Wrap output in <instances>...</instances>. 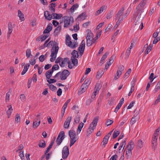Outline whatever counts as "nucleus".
<instances>
[{
  "label": "nucleus",
  "mask_w": 160,
  "mask_h": 160,
  "mask_svg": "<svg viewBox=\"0 0 160 160\" xmlns=\"http://www.w3.org/2000/svg\"><path fill=\"white\" fill-rule=\"evenodd\" d=\"M47 57V55L46 54L45 55H42L39 57V59L40 62H42L46 59Z\"/></svg>",
  "instance_id": "obj_42"
},
{
  "label": "nucleus",
  "mask_w": 160,
  "mask_h": 160,
  "mask_svg": "<svg viewBox=\"0 0 160 160\" xmlns=\"http://www.w3.org/2000/svg\"><path fill=\"white\" fill-rule=\"evenodd\" d=\"M98 119L99 118L98 117H96L90 124L89 127L94 130L97 126Z\"/></svg>",
  "instance_id": "obj_13"
},
{
  "label": "nucleus",
  "mask_w": 160,
  "mask_h": 160,
  "mask_svg": "<svg viewBox=\"0 0 160 160\" xmlns=\"http://www.w3.org/2000/svg\"><path fill=\"white\" fill-rule=\"evenodd\" d=\"M118 156L117 155L115 154L113 155L110 158V160H116V159L118 158Z\"/></svg>",
  "instance_id": "obj_64"
},
{
  "label": "nucleus",
  "mask_w": 160,
  "mask_h": 160,
  "mask_svg": "<svg viewBox=\"0 0 160 160\" xmlns=\"http://www.w3.org/2000/svg\"><path fill=\"white\" fill-rule=\"evenodd\" d=\"M87 88V85H85V84H82L78 92V94H80L85 92Z\"/></svg>",
  "instance_id": "obj_19"
},
{
  "label": "nucleus",
  "mask_w": 160,
  "mask_h": 160,
  "mask_svg": "<svg viewBox=\"0 0 160 160\" xmlns=\"http://www.w3.org/2000/svg\"><path fill=\"white\" fill-rule=\"evenodd\" d=\"M136 119L135 117H132L130 122V124L131 125H133L136 122Z\"/></svg>",
  "instance_id": "obj_61"
},
{
  "label": "nucleus",
  "mask_w": 160,
  "mask_h": 160,
  "mask_svg": "<svg viewBox=\"0 0 160 160\" xmlns=\"http://www.w3.org/2000/svg\"><path fill=\"white\" fill-rule=\"evenodd\" d=\"M49 40V39H48L46 41H45L44 44H43V47L44 48L45 47H50V45H52V44L53 43V41H50L48 43H47Z\"/></svg>",
  "instance_id": "obj_35"
},
{
  "label": "nucleus",
  "mask_w": 160,
  "mask_h": 160,
  "mask_svg": "<svg viewBox=\"0 0 160 160\" xmlns=\"http://www.w3.org/2000/svg\"><path fill=\"white\" fill-rule=\"evenodd\" d=\"M61 29V26H58V27L56 28L54 31V34L57 35L60 32Z\"/></svg>",
  "instance_id": "obj_37"
},
{
  "label": "nucleus",
  "mask_w": 160,
  "mask_h": 160,
  "mask_svg": "<svg viewBox=\"0 0 160 160\" xmlns=\"http://www.w3.org/2000/svg\"><path fill=\"white\" fill-rule=\"evenodd\" d=\"M104 72L103 71V69H99L97 72L96 75L97 78H100L103 74Z\"/></svg>",
  "instance_id": "obj_32"
},
{
  "label": "nucleus",
  "mask_w": 160,
  "mask_h": 160,
  "mask_svg": "<svg viewBox=\"0 0 160 160\" xmlns=\"http://www.w3.org/2000/svg\"><path fill=\"white\" fill-rule=\"evenodd\" d=\"M20 121V117L18 114H16L15 116V121L17 123L19 122Z\"/></svg>",
  "instance_id": "obj_51"
},
{
  "label": "nucleus",
  "mask_w": 160,
  "mask_h": 160,
  "mask_svg": "<svg viewBox=\"0 0 160 160\" xmlns=\"http://www.w3.org/2000/svg\"><path fill=\"white\" fill-rule=\"evenodd\" d=\"M53 72L52 70H50L47 71L45 73V76L47 79H50Z\"/></svg>",
  "instance_id": "obj_25"
},
{
  "label": "nucleus",
  "mask_w": 160,
  "mask_h": 160,
  "mask_svg": "<svg viewBox=\"0 0 160 160\" xmlns=\"http://www.w3.org/2000/svg\"><path fill=\"white\" fill-rule=\"evenodd\" d=\"M121 106L120 104H118L115 109L114 112H117L120 108Z\"/></svg>",
  "instance_id": "obj_62"
},
{
  "label": "nucleus",
  "mask_w": 160,
  "mask_h": 160,
  "mask_svg": "<svg viewBox=\"0 0 160 160\" xmlns=\"http://www.w3.org/2000/svg\"><path fill=\"white\" fill-rule=\"evenodd\" d=\"M62 58L60 57H59L57 58L56 59L55 63H59V64L62 61Z\"/></svg>",
  "instance_id": "obj_60"
},
{
  "label": "nucleus",
  "mask_w": 160,
  "mask_h": 160,
  "mask_svg": "<svg viewBox=\"0 0 160 160\" xmlns=\"http://www.w3.org/2000/svg\"><path fill=\"white\" fill-rule=\"evenodd\" d=\"M11 90L10 89L8 92L6 93V95L5 98V101L6 102H8L9 100V97L11 93Z\"/></svg>",
  "instance_id": "obj_39"
},
{
  "label": "nucleus",
  "mask_w": 160,
  "mask_h": 160,
  "mask_svg": "<svg viewBox=\"0 0 160 160\" xmlns=\"http://www.w3.org/2000/svg\"><path fill=\"white\" fill-rule=\"evenodd\" d=\"M8 109L7 112V113L8 115L10 116L12 111L13 109L11 105L8 106Z\"/></svg>",
  "instance_id": "obj_41"
},
{
  "label": "nucleus",
  "mask_w": 160,
  "mask_h": 160,
  "mask_svg": "<svg viewBox=\"0 0 160 160\" xmlns=\"http://www.w3.org/2000/svg\"><path fill=\"white\" fill-rule=\"evenodd\" d=\"M26 56L27 58H29L30 56H32L31 54V51L30 49H28L26 50Z\"/></svg>",
  "instance_id": "obj_45"
},
{
  "label": "nucleus",
  "mask_w": 160,
  "mask_h": 160,
  "mask_svg": "<svg viewBox=\"0 0 160 160\" xmlns=\"http://www.w3.org/2000/svg\"><path fill=\"white\" fill-rule=\"evenodd\" d=\"M30 66V64L29 63L26 64L24 67V68L21 72L22 75H24L27 72Z\"/></svg>",
  "instance_id": "obj_34"
},
{
  "label": "nucleus",
  "mask_w": 160,
  "mask_h": 160,
  "mask_svg": "<svg viewBox=\"0 0 160 160\" xmlns=\"http://www.w3.org/2000/svg\"><path fill=\"white\" fill-rule=\"evenodd\" d=\"M80 116L78 115H77V116H76L74 119V122L76 123H78L80 121Z\"/></svg>",
  "instance_id": "obj_49"
},
{
  "label": "nucleus",
  "mask_w": 160,
  "mask_h": 160,
  "mask_svg": "<svg viewBox=\"0 0 160 160\" xmlns=\"http://www.w3.org/2000/svg\"><path fill=\"white\" fill-rule=\"evenodd\" d=\"M64 19V27L67 28L73 22V18L72 17L64 16L63 17Z\"/></svg>",
  "instance_id": "obj_4"
},
{
  "label": "nucleus",
  "mask_w": 160,
  "mask_h": 160,
  "mask_svg": "<svg viewBox=\"0 0 160 160\" xmlns=\"http://www.w3.org/2000/svg\"><path fill=\"white\" fill-rule=\"evenodd\" d=\"M72 56L71 57H74L76 58L78 56V52L75 50H74L72 53Z\"/></svg>",
  "instance_id": "obj_47"
},
{
  "label": "nucleus",
  "mask_w": 160,
  "mask_h": 160,
  "mask_svg": "<svg viewBox=\"0 0 160 160\" xmlns=\"http://www.w3.org/2000/svg\"><path fill=\"white\" fill-rule=\"evenodd\" d=\"M157 136H154L153 137L152 140V150L154 151L156 148L157 145Z\"/></svg>",
  "instance_id": "obj_11"
},
{
  "label": "nucleus",
  "mask_w": 160,
  "mask_h": 160,
  "mask_svg": "<svg viewBox=\"0 0 160 160\" xmlns=\"http://www.w3.org/2000/svg\"><path fill=\"white\" fill-rule=\"evenodd\" d=\"M52 16L49 13L48 15L46 17V19L48 20H50L52 18Z\"/></svg>",
  "instance_id": "obj_63"
},
{
  "label": "nucleus",
  "mask_w": 160,
  "mask_h": 160,
  "mask_svg": "<svg viewBox=\"0 0 160 160\" xmlns=\"http://www.w3.org/2000/svg\"><path fill=\"white\" fill-rule=\"evenodd\" d=\"M132 151L128 149H127L126 152V157L127 159L130 158L131 157L132 155Z\"/></svg>",
  "instance_id": "obj_36"
},
{
  "label": "nucleus",
  "mask_w": 160,
  "mask_h": 160,
  "mask_svg": "<svg viewBox=\"0 0 160 160\" xmlns=\"http://www.w3.org/2000/svg\"><path fill=\"white\" fill-rule=\"evenodd\" d=\"M93 129L89 127L87 131V136H89L93 132Z\"/></svg>",
  "instance_id": "obj_46"
},
{
  "label": "nucleus",
  "mask_w": 160,
  "mask_h": 160,
  "mask_svg": "<svg viewBox=\"0 0 160 160\" xmlns=\"http://www.w3.org/2000/svg\"><path fill=\"white\" fill-rule=\"evenodd\" d=\"M52 15L53 16V18L55 19H59L62 16L61 14H58L54 12H52Z\"/></svg>",
  "instance_id": "obj_24"
},
{
  "label": "nucleus",
  "mask_w": 160,
  "mask_h": 160,
  "mask_svg": "<svg viewBox=\"0 0 160 160\" xmlns=\"http://www.w3.org/2000/svg\"><path fill=\"white\" fill-rule=\"evenodd\" d=\"M101 87V86L100 83H97L94 89V93H98Z\"/></svg>",
  "instance_id": "obj_23"
},
{
  "label": "nucleus",
  "mask_w": 160,
  "mask_h": 160,
  "mask_svg": "<svg viewBox=\"0 0 160 160\" xmlns=\"http://www.w3.org/2000/svg\"><path fill=\"white\" fill-rule=\"evenodd\" d=\"M19 156L22 160L24 159L23 152L20 151L19 153Z\"/></svg>",
  "instance_id": "obj_56"
},
{
  "label": "nucleus",
  "mask_w": 160,
  "mask_h": 160,
  "mask_svg": "<svg viewBox=\"0 0 160 160\" xmlns=\"http://www.w3.org/2000/svg\"><path fill=\"white\" fill-rule=\"evenodd\" d=\"M124 10V8L123 7L121 8L118 11L117 14L115 16V19L118 20L117 22H120V23H121L122 21L124 19L122 14L123 13Z\"/></svg>",
  "instance_id": "obj_5"
},
{
  "label": "nucleus",
  "mask_w": 160,
  "mask_h": 160,
  "mask_svg": "<svg viewBox=\"0 0 160 160\" xmlns=\"http://www.w3.org/2000/svg\"><path fill=\"white\" fill-rule=\"evenodd\" d=\"M48 36L47 35H41V37L42 39V42L44 41L48 37Z\"/></svg>",
  "instance_id": "obj_59"
},
{
  "label": "nucleus",
  "mask_w": 160,
  "mask_h": 160,
  "mask_svg": "<svg viewBox=\"0 0 160 160\" xmlns=\"http://www.w3.org/2000/svg\"><path fill=\"white\" fill-rule=\"evenodd\" d=\"M8 31L7 33V38H10V35L13 31V28L11 22H9L8 24Z\"/></svg>",
  "instance_id": "obj_15"
},
{
  "label": "nucleus",
  "mask_w": 160,
  "mask_h": 160,
  "mask_svg": "<svg viewBox=\"0 0 160 160\" xmlns=\"http://www.w3.org/2000/svg\"><path fill=\"white\" fill-rule=\"evenodd\" d=\"M59 68V67L58 64H55L53 66L51 70H53V72L54 70H58Z\"/></svg>",
  "instance_id": "obj_53"
},
{
  "label": "nucleus",
  "mask_w": 160,
  "mask_h": 160,
  "mask_svg": "<svg viewBox=\"0 0 160 160\" xmlns=\"http://www.w3.org/2000/svg\"><path fill=\"white\" fill-rule=\"evenodd\" d=\"M56 6V4L54 3H52L49 5L50 10L51 12H55V7Z\"/></svg>",
  "instance_id": "obj_27"
},
{
  "label": "nucleus",
  "mask_w": 160,
  "mask_h": 160,
  "mask_svg": "<svg viewBox=\"0 0 160 160\" xmlns=\"http://www.w3.org/2000/svg\"><path fill=\"white\" fill-rule=\"evenodd\" d=\"M65 42L66 44L71 48H74L77 46V44L72 42L71 37L68 34L66 35Z\"/></svg>",
  "instance_id": "obj_6"
},
{
  "label": "nucleus",
  "mask_w": 160,
  "mask_h": 160,
  "mask_svg": "<svg viewBox=\"0 0 160 160\" xmlns=\"http://www.w3.org/2000/svg\"><path fill=\"white\" fill-rule=\"evenodd\" d=\"M84 125V123L81 122L80 123L78 126V129L77 130V135L79 134L81 132L82 128H83Z\"/></svg>",
  "instance_id": "obj_26"
},
{
  "label": "nucleus",
  "mask_w": 160,
  "mask_h": 160,
  "mask_svg": "<svg viewBox=\"0 0 160 160\" xmlns=\"http://www.w3.org/2000/svg\"><path fill=\"white\" fill-rule=\"evenodd\" d=\"M129 147V148L128 149L132 150L134 147V143L133 141L132 140L130 141L127 145L126 148H128Z\"/></svg>",
  "instance_id": "obj_21"
},
{
  "label": "nucleus",
  "mask_w": 160,
  "mask_h": 160,
  "mask_svg": "<svg viewBox=\"0 0 160 160\" xmlns=\"http://www.w3.org/2000/svg\"><path fill=\"white\" fill-rule=\"evenodd\" d=\"M136 147L138 149L141 148L143 147V142L142 140H139L138 141Z\"/></svg>",
  "instance_id": "obj_38"
},
{
  "label": "nucleus",
  "mask_w": 160,
  "mask_h": 160,
  "mask_svg": "<svg viewBox=\"0 0 160 160\" xmlns=\"http://www.w3.org/2000/svg\"><path fill=\"white\" fill-rule=\"evenodd\" d=\"M62 158L63 159L67 158L69 154V150L67 146H64L62 150Z\"/></svg>",
  "instance_id": "obj_9"
},
{
  "label": "nucleus",
  "mask_w": 160,
  "mask_h": 160,
  "mask_svg": "<svg viewBox=\"0 0 160 160\" xmlns=\"http://www.w3.org/2000/svg\"><path fill=\"white\" fill-rule=\"evenodd\" d=\"M38 146L41 148H45L46 146L45 141L43 140H40L39 142Z\"/></svg>",
  "instance_id": "obj_30"
},
{
  "label": "nucleus",
  "mask_w": 160,
  "mask_h": 160,
  "mask_svg": "<svg viewBox=\"0 0 160 160\" xmlns=\"http://www.w3.org/2000/svg\"><path fill=\"white\" fill-rule=\"evenodd\" d=\"M68 58H65L63 59L62 58V61L60 63V66L62 67H64L65 65L68 63Z\"/></svg>",
  "instance_id": "obj_20"
},
{
  "label": "nucleus",
  "mask_w": 160,
  "mask_h": 160,
  "mask_svg": "<svg viewBox=\"0 0 160 160\" xmlns=\"http://www.w3.org/2000/svg\"><path fill=\"white\" fill-rule=\"evenodd\" d=\"M68 134L70 138V146L71 147L78 139V138L77 136L76 132L73 130H69Z\"/></svg>",
  "instance_id": "obj_2"
},
{
  "label": "nucleus",
  "mask_w": 160,
  "mask_h": 160,
  "mask_svg": "<svg viewBox=\"0 0 160 160\" xmlns=\"http://www.w3.org/2000/svg\"><path fill=\"white\" fill-rule=\"evenodd\" d=\"M78 6L79 5L78 4L76 3L73 4L69 9L71 13H73L74 11L78 7Z\"/></svg>",
  "instance_id": "obj_31"
},
{
  "label": "nucleus",
  "mask_w": 160,
  "mask_h": 160,
  "mask_svg": "<svg viewBox=\"0 0 160 160\" xmlns=\"http://www.w3.org/2000/svg\"><path fill=\"white\" fill-rule=\"evenodd\" d=\"M69 72L68 70H64L62 72H61L60 79L62 80H65L66 79L67 77L69 75Z\"/></svg>",
  "instance_id": "obj_12"
},
{
  "label": "nucleus",
  "mask_w": 160,
  "mask_h": 160,
  "mask_svg": "<svg viewBox=\"0 0 160 160\" xmlns=\"http://www.w3.org/2000/svg\"><path fill=\"white\" fill-rule=\"evenodd\" d=\"M87 33V35L86 37V40L89 39H92L93 35L92 32L89 29H87L86 31Z\"/></svg>",
  "instance_id": "obj_18"
},
{
  "label": "nucleus",
  "mask_w": 160,
  "mask_h": 160,
  "mask_svg": "<svg viewBox=\"0 0 160 160\" xmlns=\"http://www.w3.org/2000/svg\"><path fill=\"white\" fill-rule=\"evenodd\" d=\"M85 41L83 40L82 41L79 46L78 48V50L80 54L82 55L85 50Z\"/></svg>",
  "instance_id": "obj_10"
},
{
  "label": "nucleus",
  "mask_w": 160,
  "mask_h": 160,
  "mask_svg": "<svg viewBox=\"0 0 160 160\" xmlns=\"http://www.w3.org/2000/svg\"><path fill=\"white\" fill-rule=\"evenodd\" d=\"M96 37L92 39L87 40L86 41L87 45L88 47H90L92 45L93 43H95L96 40L95 39Z\"/></svg>",
  "instance_id": "obj_22"
},
{
  "label": "nucleus",
  "mask_w": 160,
  "mask_h": 160,
  "mask_svg": "<svg viewBox=\"0 0 160 160\" xmlns=\"http://www.w3.org/2000/svg\"><path fill=\"white\" fill-rule=\"evenodd\" d=\"M52 29V25L51 24L48 25L46 28L43 31V33H49Z\"/></svg>",
  "instance_id": "obj_29"
},
{
  "label": "nucleus",
  "mask_w": 160,
  "mask_h": 160,
  "mask_svg": "<svg viewBox=\"0 0 160 160\" xmlns=\"http://www.w3.org/2000/svg\"><path fill=\"white\" fill-rule=\"evenodd\" d=\"M120 132L119 131H115L113 134V138L114 139L119 135Z\"/></svg>",
  "instance_id": "obj_44"
},
{
  "label": "nucleus",
  "mask_w": 160,
  "mask_h": 160,
  "mask_svg": "<svg viewBox=\"0 0 160 160\" xmlns=\"http://www.w3.org/2000/svg\"><path fill=\"white\" fill-rule=\"evenodd\" d=\"M18 16L19 17V19L23 21L24 20V15L19 10H18Z\"/></svg>",
  "instance_id": "obj_33"
},
{
  "label": "nucleus",
  "mask_w": 160,
  "mask_h": 160,
  "mask_svg": "<svg viewBox=\"0 0 160 160\" xmlns=\"http://www.w3.org/2000/svg\"><path fill=\"white\" fill-rule=\"evenodd\" d=\"M153 45L150 44L149 46H148V44H145L143 47V48H146V49L145 51V53L148 54L152 50Z\"/></svg>",
  "instance_id": "obj_16"
},
{
  "label": "nucleus",
  "mask_w": 160,
  "mask_h": 160,
  "mask_svg": "<svg viewBox=\"0 0 160 160\" xmlns=\"http://www.w3.org/2000/svg\"><path fill=\"white\" fill-rule=\"evenodd\" d=\"M109 138H108V136H105L103 139L102 141V145H104L105 146L106 144L108 141V139Z\"/></svg>",
  "instance_id": "obj_43"
},
{
  "label": "nucleus",
  "mask_w": 160,
  "mask_h": 160,
  "mask_svg": "<svg viewBox=\"0 0 160 160\" xmlns=\"http://www.w3.org/2000/svg\"><path fill=\"white\" fill-rule=\"evenodd\" d=\"M90 83V81L89 79H86L84 82V83L82 84H85V85H87V87H88V86L89 85Z\"/></svg>",
  "instance_id": "obj_52"
},
{
  "label": "nucleus",
  "mask_w": 160,
  "mask_h": 160,
  "mask_svg": "<svg viewBox=\"0 0 160 160\" xmlns=\"http://www.w3.org/2000/svg\"><path fill=\"white\" fill-rule=\"evenodd\" d=\"M41 120L40 118L35 120V121L33 123V128L38 127L40 123Z\"/></svg>",
  "instance_id": "obj_28"
},
{
  "label": "nucleus",
  "mask_w": 160,
  "mask_h": 160,
  "mask_svg": "<svg viewBox=\"0 0 160 160\" xmlns=\"http://www.w3.org/2000/svg\"><path fill=\"white\" fill-rule=\"evenodd\" d=\"M147 2V0H142L140 2L139 4L136 7V12H135L142 13L143 10V8L146 4Z\"/></svg>",
  "instance_id": "obj_3"
},
{
  "label": "nucleus",
  "mask_w": 160,
  "mask_h": 160,
  "mask_svg": "<svg viewBox=\"0 0 160 160\" xmlns=\"http://www.w3.org/2000/svg\"><path fill=\"white\" fill-rule=\"evenodd\" d=\"M20 99L22 102H24L25 101L26 97L24 94H21L20 96Z\"/></svg>",
  "instance_id": "obj_54"
},
{
  "label": "nucleus",
  "mask_w": 160,
  "mask_h": 160,
  "mask_svg": "<svg viewBox=\"0 0 160 160\" xmlns=\"http://www.w3.org/2000/svg\"><path fill=\"white\" fill-rule=\"evenodd\" d=\"M137 80V79L136 77H134L132 80V81L131 82V83L132 84V85H134L135 86V83L136 82V81Z\"/></svg>",
  "instance_id": "obj_58"
},
{
  "label": "nucleus",
  "mask_w": 160,
  "mask_h": 160,
  "mask_svg": "<svg viewBox=\"0 0 160 160\" xmlns=\"http://www.w3.org/2000/svg\"><path fill=\"white\" fill-rule=\"evenodd\" d=\"M109 53L108 52H106L104 54H103L101 59V62L104 61L106 58H107V56L108 55Z\"/></svg>",
  "instance_id": "obj_48"
},
{
  "label": "nucleus",
  "mask_w": 160,
  "mask_h": 160,
  "mask_svg": "<svg viewBox=\"0 0 160 160\" xmlns=\"http://www.w3.org/2000/svg\"><path fill=\"white\" fill-rule=\"evenodd\" d=\"M113 122V121L110 120L109 119H108L107 120V121L106 123V124L107 126H108L110 125Z\"/></svg>",
  "instance_id": "obj_57"
},
{
  "label": "nucleus",
  "mask_w": 160,
  "mask_h": 160,
  "mask_svg": "<svg viewBox=\"0 0 160 160\" xmlns=\"http://www.w3.org/2000/svg\"><path fill=\"white\" fill-rule=\"evenodd\" d=\"M141 14L135 12L133 15V18H135V25H138L140 26V24L142 22V19L141 18Z\"/></svg>",
  "instance_id": "obj_7"
},
{
  "label": "nucleus",
  "mask_w": 160,
  "mask_h": 160,
  "mask_svg": "<svg viewBox=\"0 0 160 160\" xmlns=\"http://www.w3.org/2000/svg\"><path fill=\"white\" fill-rule=\"evenodd\" d=\"M131 72V69L129 68L128 69L127 72L125 73L124 77L125 78H127L129 76V75Z\"/></svg>",
  "instance_id": "obj_50"
},
{
  "label": "nucleus",
  "mask_w": 160,
  "mask_h": 160,
  "mask_svg": "<svg viewBox=\"0 0 160 160\" xmlns=\"http://www.w3.org/2000/svg\"><path fill=\"white\" fill-rule=\"evenodd\" d=\"M64 132L63 131H62L59 132L56 140L57 146H59L61 144L64 138Z\"/></svg>",
  "instance_id": "obj_8"
},
{
  "label": "nucleus",
  "mask_w": 160,
  "mask_h": 160,
  "mask_svg": "<svg viewBox=\"0 0 160 160\" xmlns=\"http://www.w3.org/2000/svg\"><path fill=\"white\" fill-rule=\"evenodd\" d=\"M47 81L49 83L51 84L52 83L55 82H56L57 80L55 79H50L49 80V79H47Z\"/></svg>",
  "instance_id": "obj_55"
},
{
  "label": "nucleus",
  "mask_w": 160,
  "mask_h": 160,
  "mask_svg": "<svg viewBox=\"0 0 160 160\" xmlns=\"http://www.w3.org/2000/svg\"><path fill=\"white\" fill-rule=\"evenodd\" d=\"M71 59L72 63L73 64V66H77L78 65V59L74 57H71Z\"/></svg>",
  "instance_id": "obj_40"
},
{
  "label": "nucleus",
  "mask_w": 160,
  "mask_h": 160,
  "mask_svg": "<svg viewBox=\"0 0 160 160\" xmlns=\"http://www.w3.org/2000/svg\"><path fill=\"white\" fill-rule=\"evenodd\" d=\"M56 44V42H54L51 50L50 56L51 58L50 59V61L51 62H53L56 58L57 55L59 50V48L58 45H57Z\"/></svg>",
  "instance_id": "obj_1"
},
{
  "label": "nucleus",
  "mask_w": 160,
  "mask_h": 160,
  "mask_svg": "<svg viewBox=\"0 0 160 160\" xmlns=\"http://www.w3.org/2000/svg\"><path fill=\"white\" fill-rule=\"evenodd\" d=\"M115 57L114 56H112L109 59V62H107L105 65V69L107 70L109 68L110 65L112 64L114 61V58Z\"/></svg>",
  "instance_id": "obj_17"
},
{
  "label": "nucleus",
  "mask_w": 160,
  "mask_h": 160,
  "mask_svg": "<svg viewBox=\"0 0 160 160\" xmlns=\"http://www.w3.org/2000/svg\"><path fill=\"white\" fill-rule=\"evenodd\" d=\"M72 120V117L68 116L66 119L64 124L63 127L65 129H68L69 126Z\"/></svg>",
  "instance_id": "obj_14"
}]
</instances>
